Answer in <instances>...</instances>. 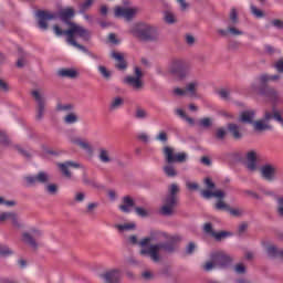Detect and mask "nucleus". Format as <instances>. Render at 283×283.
<instances>
[{
	"label": "nucleus",
	"instance_id": "f257e3e1",
	"mask_svg": "<svg viewBox=\"0 0 283 283\" xmlns=\"http://www.w3.org/2000/svg\"><path fill=\"white\" fill-rule=\"evenodd\" d=\"M53 32L56 36H66V41L73 48H77L81 52H87V49L83 44H78L76 39H82V41H90L92 38V32L85 29L81 24L71 23L69 30H63L59 24L53 25Z\"/></svg>",
	"mask_w": 283,
	"mask_h": 283
},
{
	"label": "nucleus",
	"instance_id": "f03ea898",
	"mask_svg": "<svg viewBox=\"0 0 283 283\" xmlns=\"http://www.w3.org/2000/svg\"><path fill=\"white\" fill-rule=\"evenodd\" d=\"M277 78H280V75L261 74L256 77L254 83L251 84L250 90L260 96H264L270 103H277V101H280V94L275 88L269 86L271 81H277Z\"/></svg>",
	"mask_w": 283,
	"mask_h": 283
},
{
	"label": "nucleus",
	"instance_id": "7ed1b4c3",
	"mask_svg": "<svg viewBox=\"0 0 283 283\" xmlns=\"http://www.w3.org/2000/svg\"><path fill=\"white\" fill-rule=\"evenodd\" d=\"M35 17L38 19V28L45 32L49 28L48 21H56V19H61L63 23L71 25L72 22L70 21L74 19V9L66 8L54 12L49 10H38Z\"/></svg>",
	"mask_w": 283,
	"mask_h": 283
},
{
	"label": "nucleus",
	"instance_id": "20e7f679",
	"mask_svg": "<svg viewBox=\"0 0 283 283\" xmlns=\"http://www.w3.org/2000/svg\"><path fill=\"white\" fill-rule=\"evenodd\" d=\"M164 238L168 240L165 243L150 244L149 249L144 248L139 251L140 255H148L153 262H160V251H166L167 253H174L176 251V243L180 242L179 235H168L163 233Z\"/></svg>",
	"mask_w": 283,
	"mask_h": 283
},
{
	"label": "nucleus",
	"instance_id": "39448f33",
	"mask_svg": "<svg viewBox=\"0 0 283 283\" xmlns=\"http://www.w3.org/2000/svg\"><path fill=\"white\" fill-rule=\"evenodd\" d=\"M164 156L167 163V165L164 166V174H166L168 178H175V176H178V171L174 163H187L188 155L187 153H174L172 147L166 146L164 147Z\"/></svg>",
	"mask_w": 283,
	"mask_h": 283
},
{
	"label": "nucleus",
	"instance_id": "423d86ee",
	"mask_svg": "<svg viewBox=\"0 0 283 283\" xmlns=\"http://www.w3.org/2000/svg\"><path fill=\"white\" fill-rule=\"evenodd\" d=\"M233 258L224 251H216L210 254V261L203 264L206 271H213V269H227L231 266Z\"/></svg>",
	"mask_w": 283,
	"mask_h": 283
},
{
	"label": "nucleus",
	"instance_id": "0eeeda50",
	"mask_svg": "<svg viewBox=\"0 0 283 283\" xmlns=\"http://www.w3.org/2000/svg\"><path fill=\"white\" fill-rule=\"evenodd\" d=\"M129 32L138 41H156V28L148 23H136L134 24Z\"/></svg>",
	"mask_w": 283,
	"mask_h": 283
},
{
	"label": "nucleus",
	"instance_id": "6e6552de",
	"mask_svg": "<svg viewBox=\"0 0 283 283\" xmlns=\"http://www.w3.org/2000/svg\"><path fill=\"white\" fill-rule=\"evenodd\" d=\"M254 118L255 111L253 109L244 111L240 115V122L248 123L249 125L253 124L255 132H271V129H273V126L269 125L264 119L253 122Z\"/></svg>",
	"mask_w": 283,
	"mask_h": 283
},
{
	"label": "nucleus",
	"instance_id": "1a4fd4ad",
	"mask_svg": "<svg viewBox=\"0 0 283 283\" xmlns=\"http://www.w3.org/2000/svg\"><path fill=\"white\" fill-rule=\"evenodd\" d=\"M178 191H180L178 185L172 184L169 187V195L166 197L165 205L161 207L160 210L163 216H172L174 208L176 207V205H178V196H176Z\"/></svg>",
	"mask_w": 283,
	"mask_h": 283
},
{
	"label": "nucleus",
	"instance_id": "9d476101",
	"mask_svg": "<svg viewBox=\"0 0 283 283\" xmlns=\"http://www.w3.org/2000/svg\"><path fill=\"white\" fill-rule=\"evenodd\" d=\"M168 72H170V74H174V76L185 78V76H187V73L189 72V66L184 60H172L170 65L168 66Z\"/></svg>",
	"mask_w": 283,
	"mask_h": 283
},
{
	"label": "nucleus",
	"instance_id": "9b49d317",
	"mask_svg": "<svg viewBox=\"0 0 283 283\" xmlns=\"http://www.w3.org/2000/svg\"><path fill=\"white\" fill-rule=\"evenodd\" d=\"M115 17L118 19H125V21H132L138 14L137 7H115Z\"/></svg>",
	"mask_w": 283,
	"mask_h": 283
},
{
	"label": "nucleus",
	"instance_id": "f8f14e48",
	"mask_svg": "<svg viewBox=\"0 0 283 283\" xmlns=\"http://www.w3.org/2000/svg\"><path fill=\"white\" fill-rule=\"evenodd\" d=\"M31 96L38 104L35 118L36 120H43V116L45 115V95L35 90L31 92Z\"/></svg>",
	"mask_w": 283,
	"mask_h": 283
},
{
	"label": "nucleus",
	"instance_id": "ddd939ff",
	"mask_svg": "<svg viewBox=\"0 0 283 283\" xmlns=\"http://www.w3.org/2000/svg\"><path fill=\"white\" fill-rule=\"evenodd\" d=\"M198 87H200V83L198 81H193L188 83L185 88H175L174 94L176 96H197Z\"/></svg>",
	"mask_w": 283,
	"mask_h": 283
},
{
	"label": "nucleus",
	"instance_id": "4468645a",
	"mask_svg": "<svg viewBox=\"0 0 283 283\" xmlns=\"http://www.w3.org/2000/svg\"><path fill=\"white\" fill-rule=\"evenodd\" d=\"M143 71L140 67H135V76H127L125 77L124 82L129 85V87H133V90H143Z\"/></svg>",
	"mask_w": 283,
	"mask_h": 283
},
{
	"label": "nucleus",
	"instance_id": "2eb2a0df",
	"mask_svg": "<svg viewBox=\"0 0 283 283\" xmlns=\"http://www.w3.org/2000/svg\"><path fill=\"white\" fill-rule=\"evenodd\" d=\"M260 174L261 178H263V180H266V182H274L277 176V167L271 164L263 165L260 168Z\"/></svg>",
	"mask_w": 283,
	"mask_h": 283
},
{
	"label": "nucleus",
	"instance_id": "dca6fc26",
	"mask_svg": "<svg viewBox=\"0 0 283 283\" xmlns=\"http://www.w3.org/2000/svg\"><path fill=\"white\" fill-rule=\"evenodd\" d=\"M57 167L64 178H72V172L70 171V169H81V164L67 160L64 163H57Z\"/></svg>",
	"mask_w": 283,
	"mask_h": 283
},
{
	"label": "nucleus",
	"instance_id": "f3484780",
	"mask_svg": "<svg viewBox=\"0 0 283 283\" xmlns=\"http://www.w3.org/2000/svg\"><path fill=\"white\" fill-rule=\"evenodd\" d=\"M43 235V232L41 230H31V233L24 232L22 234V240L25 242V244H30L32 249H39V244L36 243V239L41 238Z\"/></svg>",
	"mask_w": 283,
	"mask_h": 283
},
{
	"label": "nucleus",
	"instance_id": "a211bd4d",
	"mask_svg": "<svg viewBox=\"0 0 283 283\" xmlns=\"http://www.w3.org/2000/svg\"><path fill=\"white\" fill-rule=\"evenodd\" d=\"M7 220H10L11 224L15 229H23V222L19 218V214L15 212H2L0 213V222H6Z\"/></svg>",
	"mask_w": 283,
	"mask_h": 283
},
{
	"label": "nucleus",
	"instance_id": "6ab92c4d",
	"mask_svg": "<svg viewBox=\"0 0 283 283\" xmlns=\"http://www.w3.org/2000/svg\"><path fill=\"white\" fill-rule=\"evenodd\" d=\"M24 179L27 180L28 185H36V182H40V185H45L50 182V175H48V172L40 171L35 176H28Z\"/></svg>",
	"mask_w": 283,
	"mask_h": 283
},
{
	"label": "nucleus",
	"instance_id": "aec40b11",
	"mask_svg": "<svg viewBox=\"0 0 283 283\" xmlns=\"http://www.w3.org/2000/svg\"><path fill=\"white\" fill-rule=\"evenodd\" d=\"M245 166L249 171H258V154L253 150L245 156Z\"/></svg>",
	"mask_w": 283,
	"mask_h": 283
},
{
	"label": "nucleus",
	"instance_id": "412c9836",
	"mask_svg": "<svg viewBox=\"0 0 283 283\" xmlns=\"http://www.w3.org/2000/svg\"><path fill=\"white\" fill-rule=\"evenodd\" d=\"M105 283H120L122 274L118 270H111L101 275Z\"/></svg>",
	"mask_w": 283,
	"mask_h": 283
},
{
	"label": "nucleus",
	"instance_id": "4be33fe9",
	"mask_svg": "<svg viewBox=\"0 0 283 283\" xmlns=\"http://www.w3.org/2000/svg\"><path fill=\"white\" fill-rule=\"evenodd\" d=\"M205 233H208V235H212V238H216V240H222V238H228V235H231V232L221 231L216 232L213 231V226L211 223H206L203 226Z\"/></svg>",
	"mask_w": 283,
	"mask_h": 283
},
{
	"label": "nucleus",
	"instance_id": "5701e85b",
	"mask_svg": "<svg viewBox=\"0 0 283 283\" xmlns=\"http://www.w3.org/2000/svg\"><path fill=\"white\" fill-rule=\"evenodd\" d=\"M135 206L134 199L129 196H125L122 199V205H119V211H122V213H132V208Z\"/></svg>",
	"mask_w": 283,
	"mask_h": 283
},
{
	"label": "nucleus",
	"instance_id": "b1692460",
	"mask_svg": "<svg viewBox=\"0 0 283 283\" xmlns=\"http://www.w3.org/2000/svg\"><path fill=\"white\" fill-rule=\"evenodd\" d=\"M202 198H206V200H209L211 198H224V191L222 190H217V191H211V189L202 190L201 191Z\"/></svg>",
	"mask_w": 283,
	"mask_h": 283
},
{
	"label": "nucleus",
	"instance_id": "393cba45",
	"mask_svg": "<svg viewBox=\"0 0 283 283\" xmlns=\"http://www.w3.org/2000/svg\"><path fill=\"white\" fill-rule=\"evenodd\" d=\"M112 59H115L116 67L117 70H127V62H125V57L123 56V53L113 52Z\"/></svg>",
	"mask_w": 283,
	"mask_h": 283
},
{
	"label": "nucleus",
	"instance_id": "a878e982",
	"mask_svg": "<svg viewBox=\"0 0 283 283\" xmlns=\"http://www.w3.org/2000/svg\"><path fill=\"white\" fill-rule=\"evenodd\" d=\"M71 143H73V145H77V147H80L81 149H84V151H86L87 154H92V146L90 145V143H87V140H83L78 137L71 139Z\"/></svg>",
	"mask_w": 283,
	"mask_h": 283
},
{
	"label": "nucleus",
	"instance_id": "bb28decb",
	"mask_svg": "<svg viewBox=\"0 0 283 283\" xmlns=\"http://www.w3.org/2000/svg\"><path fill=\"white\" fill-rule=\"evenodd\" d=\"M125 105V98L120 96L113 97L111 103H109V111L111 112H116L117 109H120Z\"/></svg>",
	"mask_w": 283,
	"mask_h": 283
},
{
	"label": "nucleus",
	"instance_id": "cd10ccee",
	"mask_svg": "<svg viewBox=\"0 0 283 283\" xmlns=\"http://www.w3.org/2000/svg\"><path fill=\"white\" fill-rule=\"evenodd\" d=\"M57 76H61L62 78H76L78 72L73 69H61L57 71Z\"/></svg>",
	"mask_w": 283,
	"mask_h": 283
},
{
	"label": "nucleus",
	"instance_id": "c85d7f7f",
	"mask_svg": "<svg viewBox=\"0 0 283 283\" xmlns=\"http://www.w3.org/2000/svg\"><path fill=\"white\" fill-rule=\"evenodd\" d=\"M228 132H230V134H232V137L235 140H240V138H242V133L240 132V126H238L237 124H229Z\"/></svg>",
	"mask_w": 283,
	"mask_h": 283
},
{
	"label": "nucleus",
	"instance_id": "c756f323",
	"mask_svg": "<svg viewBox=\"0 0 283 283\" xmlns=\"http://www.w3.org/2000/svg\"><path fill=\"white\" fill-rule=\"evenodd\" d=\"M266 253L269 258H282V250L277 249L275 245H268Z\"/></svg>",
	"mask_w": 283,
	"mask_h": 283
},
{
	"label": "nucleus",
	"instance_id": "7c9ffc66",
	"mask_svg": "<svg viewBox=\"0 0 283 283\" xmlns=\"http://www.w3.org/2000/svg\"><path fill=\"white\" fill-rule=\"evenodd\" d=\"M98 158H99L101 163H104V164L112 163V157L109 156V150L106 148L99 149Z\"/></svg>",
	"mask_w": 283,
	"mask_h": 283
},
{
	"label": "nucleus",
	"instance_id": "2f4dec72",
	"mask_svg": "<svg viewBox=\"0 0 283 283\" xmlns=\"http://www.w3.org/2000/svg\"><path fill=\"white\" fill-rule=\"evenodd\" d=\"M64 123L66 125H74V123H78V116L75 113H70L64 116Z\"/></svg>",
	"mask_w": 283,
	"mask_h": 283
},
{
	"label": "nucleus",
	"instance_id": "473e14b6",
	"mask_svg": "<svg viewBox=\"0 0 283 283\" xmlns=\"http://www.w3.org/2000/svg\"><path fill=\"white\" fill-rule=\"evenodd\" d=\"M55 109L56 112H72V109H74V105L57 103Z\"/></svg>",
	"mask_w": 283,
	"mask_h": 283
},
{
	"label": "nucleus",
	"instance_id": "72a5a7b5",
	"mask_svg": "<svg viewBox=\"0 0 283 283\" xmlns=\"http://www.w3.org/2000/svg\"><path fill=\"white\" fill-rule=\"evenodd\" d=\"M0 255L2 258H10V255H14V251H12L8 245H0Z\"/></svg>",
	"mask_w": 283,
	"mask_h": 283
},
{
	"label": "nucleus",
	"instance_id": "f704fd0d",
	"mask_svg": "<svg viewBox=\"0 0 283 283\" xmlns=\"http://www.w3.org/2000/svg\"><path fill=\"white\" fill-rule=\"evenodd\" d=\"M135 118L138 120H145V118H149V113H147L144 108H137L135 112Z\"/></svg>",
	"mask_w": 283,
	"mask_h": 283
},
{
	"label": "nucleus",
	"instance_id": "c9c22d12",
	"mask_svg": "<svg viewBox=\"0 0 283 283\" xmlns=\"http://www.w3.org/2000/svg\"><path fill=\"white\" fill-rule=\"evenodd\" d=\"M219 200L217 201V203L214 205V209H217V211H229V205H227L222 199L223 198H218Z\"/></svg>",
	"mask_w": 283,
	"mask_h": 283
},
{
	"label": "nucleus",
	"instance_id": "e433bc0d",
	"mask_svg": "<svg viewBox=\"0 0 283 283\" xmlns=\"http://www.w3.org/2000/svg\"><path fill=\"white\" fill-rule=\"evenodd\" d=\"M250 10H251V14H253V17H255L256 19H262V17H264V12L258 9V7H255L254 4L250 6Z\"/></svg>",
	"mask_w": 283,
	"mask_h": 283
},
{
	"label": "nucleus",
	"instance_id": "4c0bfd02",
	"mask_svg": "<svg viewBox=\"0 0 283 283\" xmlns=\"http://www.w3.org/2000/svg\"><path fill=\"white\" fill-rule=\"evenodd\" d=\"M116 229H118V231H132V229H136V224L135 223L117 224Z\"/></svg>",
	"mask_w": 283,
	"mask_h": 283
},
{
	"label": "nucleus",
	"instance_id": "58836bf2",
	"mask_svg": "<svg viewBox=\"0 0 283 283\" xmlns=\"http://www.w3.org/2000/svg\"><path fill=\"white\" fill-rule=\"evenodd\" d=\"M92 3H94V0H85L81 6H80V12L83 14L92 8Z\"/></svg>",
	"mask_w": 283,
	"mask_h": 283
},
{
	"label": "nucleus",
	"instance_id": "ea45409f",
	"mask_svg": "<svg viewBox=\"0 0 283 283\" xmlns=\"http://www.w3.org/2000/svg\"><path fill=\"white\" fill-rule=\"evenodd\" d=\"M218 95L223 101H229V96H231V92L227 88H221V90L218 91Z\"/></svg>",
	"mask_w": 283,
	"mask_h": 283
},
{
	"label": "nucleus",
	"instance_id": "a19ab883",
	"mask_svg": "<svg viewBox=\"0 0 283 283\" xmlns=\"http://www.w3.org/2000/svg\"><path fill=\"white\" fill-rule=\"evenodd\" d=\"M276 205H277V208H276L277 214L281 218H283V197L276 198Z\"/></svg>",
	"mask_w": 283,
	"mask_h": 283
},
{
	"label": "nucleus",
	"instance_id": "79ce46f5",
	"mask_svg": "<svg viewBox=\"0 0 283 283\" xmlns=\"http://www.w3.org/2000/svg\"><path fill=\"white\" fill-rule=\"evenodd\" d=\"M98 72L103 78H109L112 76V73L103 65L98 66Z\"/></svg>",
	"mask_w": 283,
	"mask_h": 283
},
{
	"label": "nucleus",
	"instance_id": "37998d69",
	"mask_svg": "<svg viewBox=\"0 0 283 283\" xmlns=\"http://www.w3.org/2000/svg\"><path fill=\"white\" fill-rule=\"evenodd\" d=\"M227 136V130L224 128H218L216 130V138L218 140H224V137Z\"/></svg>",
	"mask_w": 283,
	"mask_h": 283
},
{
	"label": "nucleus",
	"instance_id": "c03bdc74",
	"mask_svg": "<svg viewBox=\"0 0 283 283\" xmlns=\"http://www.w3.org/2000/svg\"><path fill=\"white\" fill-rule=\"evenodd\" d=\"M165 21H166V23H176V15H174V13L167 11L165 13Z\"/></svg>",
	"mask_w": 283,
	"mask_h": 283
},
{
	"label": "nucleus",
	"instance_id": "a18cd8bd",
	"mask_svg": "<svg viewBox=\"0 0 283 283\" xmlns=\"http://www.w3.org/2000/svg\"><path fill=\"white\" fill-rule=\"evenodd\" d=\"M228 32L233 36H242V34H244L242 31L235 29L234 27H229Z\"/></svg>",
	"mask_w": 283,
	"mask_h": 283
},
{
	"label": "nucleus",
	"instance_id": "49530a36",
	"mask_svg": "<svg viewBox=\"0 0 283 283\" xmlns=\"http://www.w3.org/2000/svg\"><path fill=\"white\" fill-rule=\"evenodd\" d=\"M230 21L235 25L238 23V11L235 9H231L230 11Z\"/></svg>",
	"mask_w": 283,
	"mask_h": 283
},
{
	"label": "nucleus",
	"instance_id": "de8ad7c7",
	"mask_svg": "<svg viewBox=\"0 0 283 283\" xmlns=\"http://www.w3.org/2000/svg\"><path fill=\"white\" fill-rule=\"evenodd\" d=\"M199 124L201 127H211L212 122H211V118L205 117L200 119Z\"/></svg>",
	"mask_w": 283,
	"mask_h": 283
},
{
	"label": "nucleus",
	"instance_id": "09e8293b",
	"mask_svg": "<svg viewBox=\"0 0 283 283\" xmlns=\"http://www.w3.org/2000/svg\"><path fill=\"white\" fill-rule=\"evenodd\" d=\"M45 190L48 191V193L54 195L56 193V191H59V187H56V185L54 184H50L45 187Z\"/></svg>",
	"mask_w": 283,
	"mask_h": 283
},
{
	"label": "nucleus",
	"instance_id": "8fccbe9b",
	"mask_svg": "<svg viewBox=\"0 0 283 283\" xmlns=\"http://www.w3.org/2000/svg\"><path fill=\"white\" fill-rule=\"evenodd\" d=\"M234 271L235 273H239L240 275H242L243 273H247V268L244 266V264L239 263L234 266Z\"/></svg>",
	"mask_w": 283,
	"mask_h": 283
},
{
	"label": "nucleus",
	"instance_id": "3c124183",
	"mask_svg": "<svg viewBox=\"0 0 283 283\" xmlns=\"http://www.w3.org/2000/svg\"><path fill=\"white\" fill-rule=\"evenodd\" d=\"M149 242H151V237L142 239L138 244L139 247H142V249H149V247L147 248V244H149Z\"/></svg>",
	"mask_w": 283,
	"mask_h": 283
},
{
	"label": "nucleus",
	"instance_id": "603ef678",
	"mask_svg": "<svg viewBox=\"0 0 283 283\" xmlns=\"http://www.w3.org/2000/svg\"><path fill=\"white\" fill-rule=\"evenodd\" d=\"M156 140H159L160 143H167V140H168V138H167V133L160 132V133L156 136Z\"/></svg>",
	"mask_w": 283,
	"mask_h": 283
},
{
	"label": "nucleus",
	"instance_id": "864d4df0",
	"mask_svg": "<svg viewBox=\"0 0 283 283\" xmlns=\"http://www.w3.org/2000/svg\"><path fill=\"white\" fill-rule=\"evenodd\" d=\"M0 143L1 145H9L10 139H8V136L3 132H0Z\"/></svg>",
	"mask_w": 283,
	"mask_h": 283
},
{
	"label": "nucleus",
	"instance_id": "5fc2aeb1",
	"mask_svg": "<svg viewBox=\"0 0 283 283\" xmlns=\"http://www.w3.org/2000/svg\"><path fill=\"white\" fill-rule=\"evenodd\" d=\"M135 211L137 216H140V218H146L147 216V210H145L144 208L137 207L135 208Z\"/></svg>",
	"mask_w": 283,
	"mask_h": 283
},
{
	"label": "nucleus",
	"instance_id": "6e6d98bb",
	"mask_svg": "<svg viewBox=\"0 0 283 283\" xmlns=\"http://www.w3.org/2000/svg\"><path fill=\"white\" fill-rule=\"evenodd\" d=\"M205 185L207 189H216V184H213V180H211V178H206Z\"/></svg>",
	"mask_w": 283,
	"mask_h": 283
},
{
	"label": "nucleus",
	"instance_id": "4d7b16f0",
	"mask_svg": "<svg viewBox=\"0 0 283 283\" xmlns=\"http://www.w3.org/2000/svg\"><path fill=\"white\" fill-rule=\"evenodd\" d=\"M275 112H280V111L273 109V114L271 112L266 111L265 114H264V119L263 120L265 122V120H271V118H275L274 117L275 116Z\"/></svg>",
	"mask_w": 283,
	"mask_h": 283
},
{
	"label": "nucleus",
	"instance_id": "13d9d810",
	"mask_svg": "<svg viewBox=\"0 0 283 283\" xmlns=\"http://www.w3.org/2000/svg\"><path fill=\"white\" fill-rule=\"evenodd\" d=\"M138 140H142V143H149V135L146 133H142L137 136Z\"/></svg>",
	"mask_w": 283,
	"mask_h": 283
},
{
	"label": "nucleus",
	"instance_id": "bf43d9fd",
	"mask_svg": "<svg viewBox=\"0 0 283 283\" xmlns=\"http://www.w3.org/2000/svg\"><path fill=\"white\" fill-rule=\"evenodd\" d=\"M193 251H196V243L190 242L188 244V247L186 248V253H188L189 255H191V253H193Z\"/></svg>",
	"mask_w": 283,
	"mask_h": 283
},
{
	"label": "nucleus",
	"instance_id": "052dcab7",
	"mask_svg": "<svg viewBox=\"0 0 283 283\" xmlns=\"http://www.w3.org/2000/svg\"><path fill=\"white\" fill-rule=\"evenodd\" d=\"M175 114L177 115V116H179V118H187V113H185V111L182 109V108H177L176 111H175Z\"/></svg>",
	"mask_w": 283,
	"mask_h": 283
},
{
	"label": "nucleus",
	"instance_id": "680f3d73",
	"mask_svg": "<svg viewBox=\"0 0 283 283\" xmlns=\"http://www.w3.org/2000/svg\"><path fill=\"white\" fill-rule=\"evenodd\" d=\"M186 187H187V189H189L190 191H196V189H198V184H196V182H187L186 184Z\"/></svg>",
	"mask_w": 283,
	"mask_h": 283
},
{
	"label": "nucleus",
	"instance_id": "e2e57ef3",
	"mask_svg": "<svg viewBox=\"0 0 283 283\" xmlns=\"http://www.w3.org/2000/svg\"><path fill=\"white\" fill-rule=\"evenodd\" d=\"M228 211H230L231 216H234V218H238L239 216H242V210H240V209H230L229 208Z\"/></svg>",
	"mask_w": 283,
	"mask_h": 283
},
{
	"label": "nucleus",
	"instance_id": "0e129e2a",
	"mask_svg": "<svg viewBox=\"0 0 283 283\" xmlns=\"http://www.w3.org/2000/svg\"><path fill=\"white\" fill-rule=\"evenodd\" d=\"M186 43H188V45H193V43H196V38L191 34L186 35Z\"/></svg>",
	"mask_w": 283,
	"mask_h": 283
},
{
	"label": "nucleus",
	"instance_id": "69168bd1",
	"mask_svg": "<svg viewBox=\"0 0 283 283\" xmlns=\"http://www.w3.org/2000/svg\"><path fill=\"white\" fill-rule=\"evenodd\" d=\"M272 25H274V28H277L279 30H282L283 21L282 20H273Z\"/></svg>",
	"mask_w": 283,
	"mask_h": 283
},
{
	"label": "nucleus",
	"instance_id": "338daca9",
	"mask_svg": "<svg viewBox=\"0 0 283 283\" xmlns=\"http://www.w3.org/2000/svg\"><path fill=\"white\" fill-rule=\"evenodd\" d=\"M108 41H109V43H113L114 45H116L118 43V40L116 39V34H114V33L108 34Z\"/></svg>",
	"mask_w": 283,
	"mask_h": 283
},
{
	"label": "nucleus",
	"instance_id": "774afa93",
	"mask_svg": "<svg viewBox=\"0 0 283 283\" xmlns=\"http://www.w3.org/2000/svg\"><path fill=\"white\" fill-rule=\"evenodd\" d=\"M275 67L277 72H283V60L276 62Z\"/></svg>",
	"mask_w": 283,
	"mask_h": 283
}]
</instances>
